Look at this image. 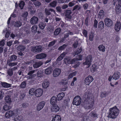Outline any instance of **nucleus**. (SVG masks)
Segmentation results:
<instances>
[{"label":"nucleus","instance_id":"nucleus-36","mask_svg":"<svg viewBox=\"0 0 121 121\" xmlns=\"http://www.w3.org/2000/svg\"><path fill=\"white\" fill-rule=\"evenodd\" d=\"M25 49V47L24 46L22 45L18 46L17 48V50H18L21 51H23Z\"/></svg>","mask_w":121,"mask_h":121},{"label":"nucleus","instance_id":"nucleus-42","mask_svg":"<svg viewBox=\"0 0 121 121\" xmlns=\"http://www.w3.org/2000/svg\"><path fill=\"white\" fill-rule=\"evenodd\" d=\"M82 51V49L81 48H78L77 51L74 52L75 55H78L80 54L81 52Z\"/></svg>","mask_w":121,"mask_h":121},{"label":"nucleus","instance_id":"nucleus-48","mask_svg":"<svg viewBox=\"0 0 121 121\" xmlns=\"http://www.w3.org/2000/svg\"><path fill=\"white\" fill-rule=\"evenodd\" d=\"M35 89L34 88H32L30 89L29 91V93L31 95H32L35 93V91H34Z\"/></svg>","mask_w":121,"mask_h":121},{"label":"nucleus","instance_id":"nucleus-61","mask_svg":"<svg viewBox=\"0 0 121 121\" xmlns=\"http://www.w3.org/2000/svg\"><path fill=\"white\" fill-rule=\"evenodd\" d=\"M76 74V73L75 72L69 74L68 78H72L73 76L75 75Z\"/></svg>","mask_w":121,"mask_h":121},{"label":"nucleus","instance_id":"nucleus-31","mask_svg":"<svg viewBox=\"0 0 121 121\" xmlns=\"http://www.w3.org/2000/svg\"><path fill=\"white\" fill-rule=\"evenodd\" d=\"M52 69L51 68L48 67L45 70V73L47 74H49L52 72Z\"/></svg>","mask_w":121,"mask_h":121},{"label":"nucleus","instance_id":"nucleus-60","mask_svg":"<svg viewBox=\"0 0 121 121\" xmlns=\"http://www.w3.org/2000/svg\"><path fill=\"white\" fill-rule=\"evenodd\" d=\"M68 81L67 80H65L62 81L61 82V84L64 85H66L68 84Z\"/></svg>","mask_w":121,"mask_h":121},{"label":"nucleus","instance_id":"nucleus-45","mask_svg":"<svg viewBox=\"0 0 121 121\" xmlns=\"http://www.w3.org/2000/svg\"><path fill=\"white\" fill-rule=\"evenodd\" d=\"M45 26V24H44V23H40L39 24V27L41 29H44Z\"/></svg>","mask_w":121,"mask_h":121},{"label":"nucleus","instance_id":"nucleus-20","mask_svg":"<svg viewBox=\"0 0 121 121\" xmlns=\"http://www.w3.org/2000/svg\"><path fill=\"white\" fill-rule=\"evenodd\" d=\"M121 27V24L118 21H117L115 25V29L117 31H119L120 30Z\"/></svg>","mask_w":121,"mask_h":121},{"label":"nucleus","instance_id":"nucleus-13","mask_svg":"<svg viewBox=\"0 0 121 121\" xmlns=\"http://www.w3.org/2000/svg\"><path fill=\"white\" fill-rule=\"evenodd\" d=\"M61 69L59 68L56 69L53 71V75L54 77L58 76L61 73Z\"/></svg>","mask_w":121,"mask_h":121},{"label":"nucleus","instance_id":"nucleus-18","mask_svg":"<svg viewBox=\"0 0 121 121\" xmlns=\"http://www.w3.org/2000/svg\"><path fill=\"white\" fill-rule=\"evenodd\" d=\"M121 74L119 72H116L114 73L112 75L113 79L115 80L118 79L120 77Z\"/></svg>","mask_w":121,"mask_h":121},{"label":"nucleus","instance_id":"nucleus-50","mask_svg":"<svg viewBox=\"0 0 121 121\" xmlns=\"http://www.w3.org/2000/svg\"><path fill=\"white\" fill-rule=\"evenodd\" d=\"M44 12L45 13L46 15L47 16H49L51 14V13L49 9H45Z\"/></svg>","mask_w":121,"mask_h":121},{"label":"nucleus","instance_id":"nucleus-34","mask_svg":"<svg viewBox=\"0 0 121 121\" xmlns=\"http://www.w3.org/2000/svg\"><path fill=\"white\" fill-rule=\"evenodd\" d=\"M113 4L115 5L116 4L121 5V0H113Z\"/></svg>","mask_w":121,"mask_h":121},{"label":"nucleus","instance_id":"nucleus-8","mask_svg":"<svg viewBox=\"0 0 121 121\" xmlns=\"http://www.w3.org/2000/svg\"><path fill=\"white\" fill-rule=\"evenodd\" d=\"M94 79L91 76H89L86 77L84 80V83L86 85H89L90 83Z\"/></svg>","mask_w":121,"mask_h":121},{"label":"nucleus","instance_id":"nucleus-56","mask_svg":"<svg viewBox=\"0 0 121 121\" xmlns=\"http://www.w3.org/2000/svg\"><path fill=\"white\" fill-rule=\"evenodd\" d=\"M94 37L93 34L92 33H90L89 36V39L91 41L93 40V38Z\"/></svg>","mask_w":121,"mask_h":121},{"label":"nucleus","instance_id":"nucleus-22","mask_svg":"<svg viewBox=\"0 0 121 121\" xmlns=\"http://www.w3.org/2000/svg\"><path fill=\"white\" fill-rule=\"evenodd\" d=\"M57 103V100L56 97L53 96L51 98L50 100L51 104L53 105Z\"/></svg>","mask_w":121,"mask_h":121},{"label":"nucleus","instance_id":"nucleus-33","mask_svg":"<svg viewBox=\"0 0 121 121\" xmlns=\"http://www.w3.org/2000/svg\"><path fill=\"white\" fill-rule=\"evenodd\" d=\"M49 85V83L48 81L44 82L42 84V86L44 88H46Z\"/></svg>","mask_w":121,"mask_h":121},{"label":"nucleus","instance_id":"nucleus-14","mask_svg":"<svg viewBox=\"0 0 121 121\" xmlns=\"http://www.w3.org/2000/svg\"><path fill=\"white\" fill-rule=\"evenodd\" d=\"M38 18L34 16L31 18L30 20V23L32 25L36 24L38 23Z\"/></svg>","mask_w":121,"mask_h":121},{"label":"nucleus","instance_id":"nucleus-38","mask_svg":"<svg viewBox=\"0 0 121 121\" xmlns=\"http://www.w3.org/2000/svg\"><path fill=\"white\" fill-rule=\"evenodd\" d=\"M2 85L4 87H9L11 86V84L7 83L5 82L2 83Z\"/></svg>","mask_w":121,"mask_h":121},{"label":"nucleus","instance_id":"nucleus-46","mask_svg":"<svg viewBox=\"0 0 121 121\" xmlns=\"http://www.w3.org/2000/svg\"><path fill=\"white\" fill-rule=\"evenodd\" d=\"M107 95V93L105 91L102 92L100 95V97L103 98L105 97Z\"/></svg>","mask_w":121,"mask_h":121},{"label":"nucleus","instance_id":"nucleus-25","mask_svg":"<svg viewBox=\"0 0 121 121\" xmlns=\"http://www.w3.org/2000/svg\"><path fill=\"white\" fill-rule=\"evenodd\" d=\"M116 13L118 14L121 12V5L116 4Z\"/></svg>","mask_w":121,"mask_h":121},{"label":"nucleus","instance_id":"nucleus-28","mask_svg":"<svg viewBox=\"0 0 121 121\" xmlns=\"http://www.w3.org/2000/svg\"><path fill=\"white\" fill-rule=\"evenodd\" d=\"M59 109V108L57 105L53 106L51 108L52 111V112H56L58 111Z\"/></svg>","mask_w":121,"mask_h":121},{"label":"nucleus","instance_id":"nucleus-41","mask_svg":"<svg viewBox=\"0 0 121 121\" xmlns=\"http://www.w3.org/2000/svg\"><path fill=\"white\" fill-rule=\"evenodd\" d=\"M26 83L25 81L23 82L20 85V87L22 88H25L26 85Z\"/></svg>","mask_w":121,"mask_h":121},{"label":"nucleus","instance_id":"nucleus-5","mask_svg":"<svg viewBox=\"0 0 121 121\" xmlns=\"http://www.w3.org/2000/svg\"><path fill=\"white\" fill-rule=\"evenodd\" d=\"M82 99L79 96H76L74 98L73 104L78 106L81 103Z\"/></svg>","mask_w":121,"mask_h":121},{"label":"nucleus","instance_id":"nucleus-26","mask_svg":"<svg viewBox=\"0 0 121 121\" xmlns=\"http://www.w3.org/2000/svg\"><path fill=\"white\" fill-rule=\"evenodd\" d=\"M92 95V94L89 91L87 92L85 94V99H88L89 100H92V99L90 98Z\"/></svg>","mask_w":121,"mask_h":121},{"label":"nucleus","instance_id":"nucleus-21","mask_svg":"<svg viewBox=\"0 0 121 121\" xmlns=\"http://www.w3.org/2000/svg\"><path fill=\"white\" fill-rule=\"evenodd\" d=\"M17 59V56L15 55H13L11 56L10 57V59L7 60V63L8 64L12 61H14L16 60Z\"/></svg>","mask_w":121,"mask_h":121},{"label":"nucleus","instance_id":"nucleus-54","mask_svg":"<svg viewBox=\"0 0 121 121\" xmlns=\"http://www.w3.org/2000/svg\"><path fill=\"white\" fill-rule=\"evenodd\" d=\"M42 73L41 70H39L37 73V75L38 77H40L42 76Z\"/></svg>","mask_w":121,"mask_h":121},{"label":"nucleus","instance_id":"nucleus-58","mask_svg":"<svg viewBox=\"0 0 121 121\" xmlns=\"http://www.w3.org/2000/svg\"><path fill=\"white\" fill-rule=\"evenodd\" d=\"M4 96V92L2 91H0V100L2 99Z\"/></svg>","mask_w":121,"mask_h":121},{"label":"nucleus","instance_id":"nucleus-51","mask_svg":"<svg viewBox=\"0 0 121 121\" xmlns=\"http://www.w3.org/2000/svg\"><path fill=\"white\" fill-rule=\"evenodd\" d=\"M22 107L24 108H26L27 107H28L29 104L28 103H25L22 104Z\"/></svg>","mask_w":121,"mask_h":121},{"label":"nucleus","instance_id":"nucleus-1","mask_svg":"<svg viewBox=\"0 0 121 121\" xmlns=\"http://www.w3.org/2000/svg\"><path fill=\"white\" fill-rule=\"evenodd\" d=\"M109 114L108 117L110 118H114L117 117L119 113L118 109L116 106L109 109Z\"/></svg>","mask_w":121,"mask_h":121},{"label":"nucleus","instance_id":"nucleus-6","mask_svg":"<svg viewBox=\"0 0 121 121\" xmlns=\"http://www.w3.org/2000/svg\"><path fill=\"white\" fill-rule=\"evenodd\" d=\"M43 47L40 45L36 46L32 48V51L34 53H39L42 52Z\"/></svg>","mask_w":121,"mask_h":121},{"label":"nucleus","instance_id":"nucleus-7","mask_svg":"<svg viewBox=\"0 0 121 121\" xmlns=\"http://www.w3.org/2000/svg\"><path fill=\"white\" fill-rule=\"evenodd\" d=\"M92 60V55H89L86 57L85 62L83 63V64L84 65H88L89 67L91 65Z\"/></svg>","mask_w":121,"mask_h":121},{"label":"nucleus","instance_id":"nucleus-4","mask_svg":"<svg viewBox=\"0 0 121 121\" xmlns=\"http://www.w3.org/2000/svg\"><path fill=\"white\" fill-rule=\"evenodd\" d=\"M82 56L81 55H80L77 56L76 58H73L75 59V65L73 66V67L74 68H76L79 66L80 64V62L78 61V60H82Z\"/></svg>","mask_w":121,"mask_h":121},{"label":"nucleus","instance_id":"nucleus-52","mask_svg":"<svg viewBox=\"0 0 121 121\" xmlns=\"http://www.w3.org/2000/svg\"><path fill=\"white\" fill-rule=\"evenodd\" d=\"M66 46L67 45L66 44H63V45L59 47L58 48V49L60 51L63 50L66 47Z\"/></svg>","mask_w":121,"mask_h":121},{"label":"nucleus","instance_id":"nucleus-57","mask_svg":"<svg viewBox=\"0 0 121 121\" xmlns=\"http://www.w3.org/2000/svg\"><path fill=\"white\" fill-rule=\"evenodd\" d=\"M34 4L36 6H39L41 4V3L40 2L38 1H36L34 2Z\"/></svg>","mask_w":121,"mask_h":121},{"label":"nucleus","instance_id":"nucleus-40","mask_svg":"<svg viewBox=\"0 0 121 121\" xmlns=\"http://www.w3.org/2000/svg\"><path fill=\"white\" fill-rule=\"evenodd\" d=\"M35 79L34 78H32L30 79L29 83L30 85H33L35 83Z\"/></svg>","mask_w":121,"mask_h":121},{"label":"nucleus","instance_id":"nucleus-62","mask_svg":"<svg viewBox=\"0 0 121 121\" xmlns=\"http://www.w3.org/2000/svg\"><path fill=\"white\" fill-rule=\"evenodd\" d=\"M10 32L9 30H8L7 32H6L5 35V37L7 38H8L10 35Z\"/></svg>","mask_w":121,"mask_h":121},{"label":"nucleus","instance_id":"nucleus-17","mask_svg":"<svg viewBox=\"0 0 121 121\" xmlns=\"http://www.w3.org/2000/svg\"><path fill=\"white\" fill-rule=\"evenodd\" d=\"M47 56L46 54L44 53H41L38 54L36 56V58L37 59H41Z\"/></svg>","mask_w":121,"mask_h":121},{"label":"nucleus","instance_id":"nucleus-27","mask_svg":"<svg viewBox=\"0 0 121 121\" xmlns=\"http://www.w3.org/2000/svg\"><path fill=\"white\" fill-rule=\"evenodd\" d=\"M10 95L7 96L5 98V99L6 103H12L11 99L10 98Z\"/></svg>","mask_w":121,"mask_h":121},{"label":"nucleus","instance_id":"nucleus-10","mask_svg":"<svg viewBox=\"0 0 121 121\" xmlns=\"http://www.w3.org/2000/svg\"><path fill=\"white\" fill-rule=\"evenodd\" d=\"M16 114L14 112L12 111H9L6 112L5 114V117L7 118H9L10 117L15 115Z\"/></svg>","mask_w":121,"mask_h":121},{"label":"nucleus","instance_id":"nucleus-64","mask_svg":"<svg viewBox=\"0 0 121 121\" xmlns=\"http://www.w3.org/2000/svg\"><path fill=\"white\" fill-rule=\"evenodd\" d=\"M9 65L10 66H13L17 65V63H9Z\"/></svg>","mask_w":121,"mask_h":121},{"label":"nucleus","instance_id":"nucleus-23","mask_svg":"<svg viewBox=\"0 0 121 121\" xmlns=\"http://www.w3.org/2000/svg\"><path fill=\"white\" fill-rule=\"evenodd\" d=\"M61 118L59 115H55V116L53 117L52 121H61Z\"/></svg>","mask_w":121,"mask_h":121},{"label":"nucleus","instance_id":"nucleus-11","mask_svg":"<svg viewBox=\"0 0 121 121\" xmlns=\"http://www.w3.org/2000/svg\"><path fill=\"white\" fill-rule=\"evenodd\" d=\"M43 90L41 89H39L35 91V96L38 97L42 95Z\"/></svg>","mask_w":121,"mask_h":121},{"label":"nucleus","instance_id":"nucleus-47","mask_svg":"<svg viewBox=\"0 0 121 121\" xmlns=\"http://www.w3.org/2000/svg\"><path fill=\"white\" fill-rule=\"evenodd\" d=\"M24 3L23 1H22L19 4V6L21 8V9H22L24 6Z\"/></svg>","mask_w":121,"mask_h":121},{"label":"nucleus","instance_id":"nucleus-43","mask_svg":"<svg viewBox=\"0 0 121 121\" xmlns=\"http://www.w3.org/2000/svg\"><path fill=\"white\" fill-rule=\"evenodd\" d=\"M90 116L91 117L94 118L97 117V114L95 112H92L90 114Z\"/></svg>","mask_w":121,"mask_h":121},{"label":"nucleus","instance_id":"nucleus-15","mask_svg":"<svg viewBox=\"0 0 121 121\" xmlns=\"http://www.w3.org/2000/svg\"><path fill=\"white\" fill-rule=\"evenodd\" d=\"M12 106V104H11L6 103L3 106V109L4 110L6 111L10 109Z\"/></svg>","mask_w":121,"mask_h":121},{"label":"nucleus","instance_id":"nucleus-59","mask_svg":"<svg viewBox=\"0 0 121 121\" xmlns=\"http://www.w3.org/2000/svg\"><path fill=\"white\" fill-rule=\"evenodd\" d=\"M8 74L9 76H11L13 75V71L11 69H9L8 71Z\"/></svg>","mask_w":121,"mask_h":121},{"label":"nucleus","instance_id":"nucleus-39","mask_svg":"<svg viewBox=\"0 0 121 121\" xmlns=\"http://www.w3.org/2000/svg\"><path fill=\"white\" fill-rule=\"evenodd\" d=\"M98 27L99 28H103L104 27V24L102 21H100L98 24Z\"/></svg>","mask_w":121,"mask_h":121},{"label":"nucleus","instance_id":"nucleus-49","mask_svg":"<svg viewBox=\"0 0 121 121\" xmlns=\"http://www.w3.org/2000/svg\"><path fill=\"white\" fill-rule=\"evenodd\" d=\"M37 27L36 25L33 26L31 28V30H33L32 32H36L37 31Z\"/></svg>","mask_w":121,"mask_h":121},{"label":"nucleus","instance_id":"nucleus-53","mask_svg":"<svg viewBox=\"0 0 121 121\" xmlns=\"http://www.w3.org/2000/svg\"><path fill=\"white\" fill-rule=\"evenodd\" d=\"M81 7L80 6H79L78 5H77L73 7V11L77 9L78 10H79L81 9Z\"/></svg>","mask_w":121,"mask_h":121},{"label":"nucleus","instance_id":"nucleus-44","mask_svg":"<svg viewBox=\"0 0 121 121\" xmlns=\"http://www.w3.org/2000/svg\"><path fill=\"white\" fill-rule=\"evenodd\" d=\"M98 48L99 51H102L103 52L105 51V47L103 45H99L98 47Z\"/></svg>","mask_w":121,"mask_h":121},{"label":"nucleus","instance_id":"nucleus-35","mask_svg":"<svg viewBox=\"0 0 121 121\" xmlns=\"http://www.w3.org/2000/svg\"><path fill=\"white\" fill-rule=\"evenodd\" d=\"M57 3L56 1H54L50 3L49 5L51 7H55L56 6Z\"/></svg>","mask_w":121,"mask_h":121},{"label":"nucleus","instance_id":"nucleus-19","mask_svg":"<svg viewBox=\"0 0 121 121\" xmlns=\"http://www.w3.org/2000/svg\"><path fill=\"white\" fill-rule=\"evenodd\" d=\"M72 12L71 10H67L65 12V16L66 17L69 19H71L72 18L71 14Z\"/></svg>","mask_w":121,"mask_h":121},{"label":"nucleus","instance_id":"nucleus-29","mask_svg":"<svg viewBox=\"0 0 121 121\" xmlns=\"http://www.w3.org/2000/svg\"><path fill=\"white\" fill-rule=\"evenodd\" d=\"M65 94L63 92L60 93L57 95V97L58 100H60L62 99L65 96Z\"/></svg>","mask_w":121,"mask_h":121},{"label":"nucleus","instance_id":"nucleus-24","mask_svg":"<svg viewBox=\"0 0 121 121\" xmlns=\"http://www.w3.org/2000/svg\"><path fill=\"white\" fill-rule=\"evenodd\" d=\"M67 53L65 52H64L62 53L60 56H59L56 60V61H58L61 60L66 55Z\"/></svg>","mask_w":121,"mask_h":121},{"label":"nucleus","instance_id":"nucleus-30","mask_svg":"<svg viewBox=\"0 0 121 121\" xmlns=\"http://www.w3.org/2000/svg\"><path fill=\"white\" fill-rule=\"evenodd\" d=\"M104 11L102 10H101L99 13L98 16V17L99 18H102L104 17Z\"/></svg>","mask_w":121,"mask_h":121},{"label":"nucleus","instance_id":"nucleus-63","mask_svg":"<svg viewBox=\"0 0 121 121\" xmlns=\"http://www.w3.org/2000/svg\"><path fill=\"white\" fill-rule=\"evenodd\" d=\"M56 9L59 13H61L62 11L61 8L60 6H57L56 7Z\"/></svg>","mask_w":121,"mask_h":121},{"label":"nucleus","instance_id":"nucleus-55","mask_svg":"<svg viewBox=\"0 0 121 121\" xmlns=\"http://www.w3.org/2000/svg\"><path fill=\"white\" fill-rule=\"evenodd\" d=\"M22 117L21 116H18L14 119L15 121H21Z\"/></svg>","mask_w":121,"mask_h":121},{"label":"nucleus","instance_id":"nucleus-37","mask_svg":"<svg viewBox=\"0 0 121 121\" xmlns=\"http://www.w3.org/2000/svg\"><path fill=\"white\" fill-rule=\"evenodd\" d=\"M61 30V29L59 28H57L56 29L54 33V35H57L59 34Z\"/></svg>","mask_w":121,"mask_h":121},{"label":"nucleus","instance_id":"nucleus-9","mask_svg":"<svg viewBox=\"0 0 121 121\" xmlns=\"http://www.w3.org/2000/svg\"><path fill=\"white\" fill-rule=\"evenodd\" d=\"M105 25L108 27L112 26L113 24V22L112 20L110 19L106 18L104 19Z\"/></svg>","mask_w":121,"mask_h":121},{"label":"nucleus","instance_id":"nucleus-2","mask_svg":"<svg viewBox=\"0 0 121 121\" xmlns=\"http://www.w3.org/2000/svg\"><path fill=\"white\" fill-rule=\"evenodd\" d=\"M83 105L85 108L89 109L92 108L94 105V102L93 101L88 99H85L84 101Z\"/></svg>","mask_w":121,"mask_h":121},{"label":"nucleus","instance_id":"nucleus-32","mask_svg":"<svg viewBox=\"0 0 121 121\" xmlns=\"http://www.w3.org/2000/svg\"><path fill=\"white\" fill-rule=\"evenodd\" d=\"M22 25L21 22L18 21L16 22L14 24V26L16 27H18Z\"/></svg>","mask_w":121,"mask_h":121},{"label":"nucleus","instance_id":"nucleus-3","mask_svg":"<svg viewBox=\"0 0 121 121\" xmlns=\"http://www.w3.org/2000/svg\"><path fill=\"white\" fill-rule=\"evenodd\" d=\"M64 63L66 65L70 64H74L75 65V59H72L70 57H68L65 58L64 59Z\"/></svg>","mask_w":121,"mask_h":121},{"label":"nucleus","instance_id":"nucleus-12","mask_svg":"<svg viewBox=\"0 0 121 121\" xmlns=\"http://www.w3.org/2000/svg\"><path fill=\"white\" fill-rule=\"evenodd\" d=\"M45 104V102L42 101L39 103L37 106V109L38 111H39L42 109Z\"/></svg>","mask_w":121,"mask_h":121},{"label":"nucleus","instance_id":"nucleus-16","mask_svg":"<svg viewBox=\"0 0 121 121\" xmlns=\"http://www.w3.org/2000/svg\"><path fill=\"white\" fill-rule=\"evenodd\" d=\"M43 63L42 61H37L34 63L33 66L34 68H37L41 66Z\"/></svg>","mask_w":121,"mask_h":121}]
</instances>
